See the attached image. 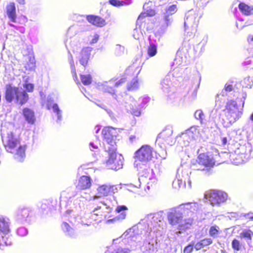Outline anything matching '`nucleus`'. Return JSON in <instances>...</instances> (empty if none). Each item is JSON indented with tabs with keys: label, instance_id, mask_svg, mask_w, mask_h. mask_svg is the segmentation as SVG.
<instances>
[{
	"label": "nucleus",
	"instance_id": "nucleus-61",
	"mask_svg": "<svg viewBox=\"0 0 253 253\" xmlns=\"http://www.w3.org/2000/svg\"><path fill=\"white\" fill-rule=\"evenodd\" d=\"M99 39V35L97 34H95L92 36H90L89 40L90 44L95 43L97 42Z\"/></svg>",
	"mask_w": 253,
	"mask_h": 253
},
{
	"label": "nucleus",
	"instance_id": "nucleus-23",
	"mask_svg": "<svg viewBox=\"0 0 253 253\" xmlns=\"http://www.w3.org/2000/svg\"><path fill=\"white\" fill-rule=\"evenodd\" d=\"M91 186V180L90 177L83 175L80 178L77 187L80 189L85 190L89 188Z\"/></svg>",
	"mask_w": 253,
	"mask_h": 253
},
{
	"label": "nucleus",
	"instance_id": "nucleus-6",
	"mask_svg": "<svg viewBox=\"0 0 253 253\" xmlns=\"http://www.w3.org/2000/svg\"><path fill=\"white\" fill-rule=\"evenodd\" d=\"M9 224L8 218L0 216V248L2 250L4 246H10L12 244L11 239L7 236L10 231Z\"/></svg>",
	"mask_w": 253,
	"mask_h": 253
},
{
	"label": "nucleus",
	"instance_id": "nucleus-17",
	"mask_svg": "<svg viewBox=\"0 0 253 253\" xmlns=\"http://www.w3.org/2000/svg\"><path fill=\"white\" fill-rule=\"evenodd\" d=\"M158 244L156 241L152 239L149 241H145L137 253H157Z\"/></svg>",
	"mask_w": 253,
	"mask_h": 253
},
{
	"label": "nucleus",
	"instance_id": "nucleus-57",
	"mask_svg": "<svg viewBox=\"0 0 253 253\" xmlns=\"http://www.w3.org/2000/svg\"><path fill=\"white\" fill-rule=\"evenodd\" d=\"M134 230L133 229L130 228L128 230H127L123 235L122 237L124 238H133V233Z\"/></svg>",
	"mask_w": 253,
	"mask_h": 253
},
{
	"label": "nucleus",
	"instance_id": "nucleus-26",
	"mask_svg": "<svg viewBox=\"0 0 253 253\" xmlns=\"http://www.w3.org/2000/svg\"><path fill=\"white\" fill-rule=\"evenodd\" d=\"M29 99L28 94L22 88H18L16 96V100L17 103L23 105L27 102Z\"/></svg>",
	"mask_w": 253,
	"mask_h": 253
},
{
	"label": "nucleus",
	"instance_id": "nucleus-12",
	"mask_svg": "<svg viewBox=\"0 0 253 253\" xmlns=\"http://www.w3.org/2000/svg\"><path fill=\"white\" fill-rule=\"evenodd\" d=\"M150 98L147 96H144L140 98L139 100L141 101V104L139 106H136V101L132 99L131 103H126L125 107L127 112L136 116H139L141 114L140 109L144 108L149 102Z\"/></svg>",
	"mask_w": 253,
	"mask_h": 253
},
{
	"label": "nucleus",
	"instance_id": "nucleus-21",
	"mask_svg": "<svg viewBox=\"0 0 253 253\" xmlns=\"http://www.w3.org/2000/svg\"><path fill=\"white\" fill-rule=\"evenodd\" d=\"M112 188H113V187L107 184H104L99 186L97 189L98 195L92 197L91 199L94 201L98 198L103 196H107L110 192Z\"/></svg>",
	"mask_w": 253,
	"mask_h": 253
},
{
	"label": "nucleus",
	"instance_id": "nucleus-35",
	"mask_svg": "<svg viewBox=\"0 0 253 253\" xmlns=\"http://www.w3.org/2000/svg\"><path fill=\"white\" fill-rule=\"evenodd\" d=\"M253 235L250 230H244L240 234L241 238L244 239L248 244L251 243Z\"/></svg>",
	"mask_w": 253,
	"mask_h": 253
},
{
	"label": "nucleus",
	"instance_id": "nucleus-29",
	"mask_svg": "<svg viewBox=\"0 0 253 253\" xmlns=\"http://www.w3.org/2000/svg\"><path fill=\"white\" fill-rule=\"evenodd\" d=\"M172 73L167 75L161 83V88L166 93L169 91L171 85V76H172Z\"/></svg>",
	"mask_w": 253,
	"mask_h": 253
},
{
	"label": "nucleus",
	"instance_id": "nucleus-32",
	"mask_svg": "<svg viewBox=\"0 0 253 253\" xmlns=\"http://www.w3.org/2000/svg\"><path fill=\"white\" fill-rule=\"evenodd\" d=\"M98 87L100 90L104 92H108L113 95V97L116 98V95L115 94V90L112 86L108 84V82H104L103 83H99Z\"/></svg>",
	"mask_w": 253,
	"mask_h": 253
},
{
	"label": "nucleus",
	"instance_id": "nucleus-13",
	"mask_svg": "<svg viewBox=\"0 0 253 253\" xmlns=\"http://www.w3.org/2000/svg\"><path fill=\"white\" fill-rule=\"evenodd\" d=\"M227 194L221 191L212 190L209 193V200L212 206H219L225 202Z\"/></svg>",
	"mask_w": 253,
	"mask_h": 253
},
{
	"label": "nucleus",
	"instance_id": "nucleus-36",
	"mask_svg": "<svg viewBox=\"0 0 253 253\" xmlns=\"http://www.w3.org/2000/svg\"><path fill=\"white\" fill-rule=\"evenodd\" d=\"M114 201V203L111 205L110 204V201L111 199L110 200H106V202H101L102 204L105 207L106 209V212L107 213H110L112 211L113 207L115 206V205L117 204V202L116 201L115 198L114 197H112V198Z\"/></svg>",
	"mask_w": 253,
	"mask_h": 253
},
{
	"label": "nucleus",
	"instance_id": "nucleus-8",
	"mask_svg": "<svg viewBox=\"0 0 253 253\" xmlns=\"http://www.w3.org/2000/svg\"><path fill=\"white\" fill-rule=\"evenodd\" d=\"M153 149L149 145H144L141 147L135 153V161L134 165L137 167L141 168L138 161L143 163H146L150 161L153 157Z\"/></svg>",
	"mask_w": 253,
	"mask_h": 253
},
{
	"label": "nucleus",
	"instance_id": "nucleus-15",
	"mask_svg": "<svg viewBox=\"0 0 253 253\" xmlns=\"http://www.w3.org/2000/svg\"><path fill=\"white\" fill-rule=\"evenodd\" d=\"M191 172L188 169H184L182 171L181 179L177 178L175 179L172 182L173 188L178 189L181 188L185 187L186 182H187L189 188L191 187V181L190 177V175L191 174Z\"/></svg>",
	"mask_w": 253,
	"mask_h": 253
},
{
	"label": "nucleus",
	"instance_id": "nucleus-48",
	"mask_svg": "<svg viewBox=\"0 0 253 253\" xmlns=\"http://www.w3.org/2000/svg\"><path fill=\"white\" fill-rule=\"evenodd\" d=\"M148 180L149 181L147 183V189L149 190L151 187H153L156 184L157 180L153 175L148 178Z\"/></svg>",
	"mask_w": 253,
	"mask_h": 253
},
{
	"label": "nucleus",
	"instance_id": "nucleus-54",
	"mask_svg": "<svg viewBox=\"0 0 253 253\" xmlns=\"http://www.w3.org/2000/svg\"><path fill=\"white\" fill-rule=\"evenodd\" d=\"M28 233V230L26 228L21 227L17 229V234L21 237L26 236Z\"/></svg>",
	"mask_w": 253,
	"mask_h": 253
},
{
	"label": "nucleus",
	"instance_id": "nucleus-27",
	"mask_svg": "<svg viewBox=\"0 0 253 253\" xmlns=\"http://www.w3.org/2000/svg\"><path fill=\"white\" fill-rule=\"evenodd\" d=\"M183 62L182 58L180 56H177L175 58L172 66L173 67V73H172V75L175 77H178L179 76L180 74H178L176 73L177 72H179L180 68L182 66Z\"/></svg>",
	"mask_w": 253,
	"mask_h": 253
},
{
	"label": "nucleus",
	"instance_id": "nucleus-38",
	"mask_svg": "<svg viewBox=\"0 0 253 253\" xmlns=\"http://www.w3.org/2000/svg\"><path fill=\"white\" fill-rule=\"evenodd\" d=\"M219 228L217 226L214 225L210 227L209 234L211 237L216 238L219 236Z\"/></svg>",
	"mask_w": 253,
	"mask_h": 253
},
{
	"label": "nucleus",
	"instance_id": "nucleus-52",
	"mask_svg": "<svg viewBox=\"0 0 253 253\" xmlns=\"http://www.w3.org/2000/svg\"><path fill=\"white\" fill-rule=\"evenodd\" d=\"M232 247L234 250L239 251L241 249V244L239 241L237 239H234L232 242Z\"/></svg>",
	"mask_w": 253,
	"mask_h": 253
},
{
	"label": "nucleus",
	"instance_id": "nucleus-64",
	"mask_svg": "<svg viewBox=\"0 0 253 253\" xmlns=\"http://www.w3.org/2000/svg\"><path fill=\"white\" fill-rule=\"evenodd\" d=\"M252 62V60H251V58L248 57L245 59L242 64L243 66H246L251 64Z\"/></svg>",
	"mask_w": 253,
	"mask_h": 253
},
{
	"label": "nucleus",
	"instance_id": "nucleus-9",
	"mask_svg": "<svg viewBox=\"0 0 253 253\" xmlns=\"http://www.w3.org/2000/svg\"><path fill=\"white\" fill-rule=\"evenodd\" d=\"M198 165L201 166L197 170L205 171V173L209 175L211 173V168L215 164V161L211 156L203 153L199 155L197 160Z\"/></svg>",
	"mask_w": 253,
	"mask_h": 253
},
{
	"label": "nucleus",
	"instance_id": "nucleus-39",
	"mask_svg": "<svg viewBox=\"0 0 253 253\" xmlns=\"http://www.w3.org/2000/svg\"><path fill=\"white\" fill-rule=\"evenodd\" d=\"M157 53V46L153 43H150L148 47L147 53L149 57L154 56Z\"/></svg>",
	"mask_w": 253,
	"mask_h": 253
},
{
	"label": "nucleus",
	"instance_id": "nucleus-44",
	"mask_svg": "<svg viewBox=\"0 0 253 253\" xmlns=\"http://www.w3.org/2000/svg\"><path fill=\"white\" fill-rule=\"evenodd\" d=\"M81 79L83 84L85 85H89L92 82V77L90 75H81Z\"/></svg>",
	"mask_w": 253,
	"mask_h": 253
},
{
	"label": "nucleus",
	"instance_id": "nucleus-59",
	"mask_svg": "<svg viewBox=\"0 0 253 253\" xmlns=\"http://www.w3.org/2000/svg\"><path fill=\"white\" fill-rule=\"evenodd\" d=\"M203 248L207 247L212 243V240L211 238H205L200 241Z\"/></svg>",
	"mask_w": 253,
	"mask_h": 253
},
{
	"label": "nucleus",
	"instance_id": "nucleus-14",
	"mask_svg": "<svg viewBox=\"0 0 253 253\" xmlns=\"http://www.w3.org/2000/svg\"><path fill=\"white\" fill-rule=\"evenodd\" d=\"M173 133L172 128L170 127H166L160 133L156 140V143L163 148V144L165 143L171 145L172 142L171 136Z\"/></svg>",
	"mask_w": 253,
	"mask_h": 253
},
{
	"label": "nucleus",
	"instance_id": "nucleus-2",
	"mask_svg": "<svg viewBox=\"0 0 253 253\" xmlns=\"http://www.w3.org/2000/svg\"><path fill=\"white\" fill-rule=\"evenodd\" d=\"M246 96V93H242L241 98L237 97L236 100L230 99L227 102L225 115L227 121L230 124L234 123L241 117Z\"/></svg>",
	"mask_w": 253,
	"mask_h": 253
},
{
	"label": "nucleus",
	"instance_id": "nucleus-63",
	"mask_svg": "<svg viewBox=\"0 0 253 253\" xmlns=\"http://www.w3.org/2000/svg\"><path fill=\"white\" fill-rule=\"evenodd\" d=\"M138 139L139 137L135 135H131L129 137V140L131 143L136 142Z\"/></svg>",
	"mask_w": 253,
	"mask_h": 253
},
{
	"label": "nucleus",
	"instance_id": "nucleus-33",
	"mask_svg": "<svg viewBox=\"0 0 253 253\" xmlns=\"http://www.w3.org/2000/svg\"><path fill=\"white\" fill-rule=\"evenodd\" d=\"M180 211L183 212L185 210H190L191 211H195L198 208V205L197 203H187L180 205L177 207Z\"/></svg>",
	"mask_w": 253,
	"mask_h": 253
},
{
	"label": "nucleus",
	"instance_id": "nucleus-4",
	"mask_svg": "<svg viewBox=\"0 0 253 253\" xmlns=\"http://www.w3.org/2000/svg\"><path fill=\"white\" fill-rule=\"evenodd\" d=\"M199 21L198 15L193 10L189 11L185 14L184 22L185 36L189 40L194 37Z\"/></svg>",
	"mask_w": 253,
	"mask_h": 253
},
{
	"label": "nucleus",
	"instance_id": "nucleus-18",
	"mask_svg": "<svg viewBox=\"0 0 253 253\" xmlns=\"http://www.w3.org/2000/svg\"><path fill=\"white\" fill-rule=\"evenodd\" d=\"M92 48L86 47L81 50L78 57L80 63L85 67L88 63V60L90 58Z\"/></svg>",
	"mask_w": 253,
	"mask_h": 253
},
{
	"label": "nucleus",
	"instance_id": "nucleus-28",
	"mask_svg": "<svg viewBox=\"0 0 253 253\" xmlns=\"http://www.w3.org/2000/svg\"><path fill=\"white\" fill-rule=\"evenodd\" d=\"M86 19L89 23L98 27H103L106 24L105 20L97 16L88 15Z\"/></svg>",
	"mask_w": 253,
	"mask_h": 253
},
{
	"label": "nucleus",
	"instance_id": "nucleus-40",
	"mask_svg": "<svg viewBox=\"0 0 253 253\" xmlns=\"http://www.w3.org/2000/svg\"><path fill=\"white\" fill-rule=\"evenodd\" d=\"M193 128L191 127L190 129L186 130V132L182 135V137L183 139H186L188 138V140H187V142L185 143V145H188L190 141L193 140L194 139V136L193 132L192 131V129Z\"/></svg>",
	"mask_w": 253,
	"mask_h": 253
},
{
	"label": "nucleus",
	"instance_id": "nucleus-5",
	"mask_svg": "<svg viewBox=\"0 0 253 253\" xmlns=\"http://www.w3.org/2000/svg\"><path fill=\"white\" fill-rule=\"evenodd\" d=\"M116 129L112 127H106L102 131L104 141V149L107 151L116 150Z\"/></svg>",
	"mask_w": 253,
	"mask_h": 253
},
{
	"label": "nucleus",
	"instance_id": "nucleus-41",
	"mask_svg": "<svg viewBox=\"0 0 253 253\" xmlns=\"http://www.w3.org/2000/svg\"><path fill=\"white\" fill-rule=\"evenodd\" d=\"M178 10V7L176 4H172L168 6L166 8V12L165 13L172 16Z\"/></svg>",
	"mask_w": 253,
	"mask_h": 253
},
{
	"label": "nucleus",
	"instance_id": "nucleus-1",
	"mask_svg": "<svg viewBox=\"0 0 253 253\" xmlns=\"http://www.w3.org/2000/svg\"><path fill=\"white\" fill-rule=\"evenodd\" d=\"M2 142L6 150L14 154V159L19 162H23L25 158V145H20L18 138L12 132L5 136L1 135Z\"/></svg>",
	"mask_w": 253,
	"mask_h": 253
},
{
	"label": "nucleus",
	"instance_id": "nucleus-46",
	"mask_svg": "<svg viewBox=\"0 0 253 253\" xmlns=\"http://www.w3.org/2000/svg\"><path fill=\"white\" fill-rule=\"evenodd\" d=\"M130 250L126 248L119 247L113 251L108 250L105 253H130Z\"/></svg>",
	"mask_w": 253,
	"mask_h": 253
},
{
	"label": "nucleus",
	"instance_id": "nucleus-37",
	"mask_svg": "<svg viewBox=\"0 0 253 253\" xmlns=\"http://www.w3.org/2000/svg\"><path fill=\"white\" fill-rule=\"evenodd\" d=\"M62 228L69 236L72 237L75 235L74 230L67 222H64L62 223Z\"/></svg>",
	"mask_w": 253,
	"mask_h": 253
},
{
	"label": "nucleus",
	"instance_id": "nucleus-62",
	"mask_svg": "<svg viewBox=\"0 0 253 253\" xmlns=\"http://www.w3.org/2000/svg\"><path fill=\"white\" fill-rule=\"evenodd\" d=\"M141 35L139 32V30L137 29H135L133 32V37L136 40H138L140 38Z\"/></svg>",
	"mask_w": 253,
	"mask_h": 253
},
{
	"label": "nucleus",
	"instance_id": "nucleus-3",
	"mask_svg": "<svg viewBox=\"0 0 253 253\" xmlns=\"http://www.w3.org/2000/svg\"><path fill=\"white\" fill-rule=\"evenodd\" d=\"M167 216L169 223L172 226H177L180 230L188 228L192 222L191 219H183V212L177 207L170 209Z\"/></svg>",
	"mask_w": 253,
	"mask_h": 253
},
{
	"label": "nucleus",
	"instance_id": "nucleus-50",
	"mask_svg": "<svg viewBox=\"0 0 253 253\" xmlns=\"http://www.w3.org/2000/svg\"><path fill=\"white\" fill-rule=\"evenodd\" d=\"M110 3L115 6H123L126 4H128L126 1L120 0H109Z\"/></svg>",
	"mask_w": 253,
	"mask_h": 253
},
{
	"label": "nucleus",
	"instance_id": "nucleus-31",
	"mask_svg": "<svg viewBox=\"0 0 253 253\" xmlns=\"http://www.w3.org/2000/svg\"><path fill=\"white\" fill-rule=\"evenodd\" d=\"M240 11L245 15L249 16L253 14V7L245 3L240 2L238 5Z\"/></svg>",
	"mask_w": 253,
	"mask_h": 253
},
{
	"label": "nucleus",
	"instance_id": "nucleus-20",
	"mask_svg": "<svg viewBox=\"0 0 253 253\" xmlns=\"http://www.w3.org/2000/svg\"><path fill=\"white\" fill-rule=\"evenodd\" d=\"M47 108L48 110L52 108L53 112L57 116L56 122L60 123L62 120V111L60 109L57 103H52L50 98H48Z\"/></svg>",
	"mask_w": 253,
	"mask_h": 253
},
{
	"label": "nucleus",
	"instance_id": "nucleus-53",
	"mask_svg": "<svg viewBox=\"0 0 253 253\" xmlns=\"http://www.w3.org/2000/svg\"><path fill=\"white\" fill-rule=\"evenodd\" d=\"M233 90L232 85L226 84L224 88L221 91V94L222 96L228 95V93H230Z\"/></svg>",
	"mask_w": 253,
	"mask_h": 253
},
{
	"label": "nucleus",
	"instance_id": "nucleus-58",
	"mask_svg": "<svg viewBox=\"0 0 253 253\" xmlns=\"http://www.w3.org/2000/svg\"><path fill=\"white\" fill-rule=\"evenodd\" d=\"M219 114L218 113L217 108L213 109L210 114V119L213 121H215V119H216L217 117L218 116Z\"/></svg>",
	"mask_w": 253,
	"mask_h": 253
},
{
	"label": "nucleus",
	"instance_id": "nucleus-22",
	"mask_svg": "<svg viewBox=\"0 0 253 253\" xmlns=\"http://www.w3.org/2000/svg\"><path fill=\"white\" fill-rule=\"evenodd\" d=\"M143 10L144 12L140 14L138 19H142L146 16H152L155 14V11L153 8V3L151 1L144 4Z\"/></svg>",
	"mask_w": 253,
	"mask_h": 253
},
{
	"label": "nucleus",
	"instance_id": "nucleus-24",
	"mask_svg": "<svg viewBox=\"0 0 253 253\" xmlns=\"http://www.w3.org/2000/svg\"><path fill=\"white\" fill-rule=\"evenodd\" d=\"M6 13L7 17L12 22H16V7L14 2H10L6 6Z\"/></svg>",
	"mask_w": 253,
	"mask_h": 253
},
{
	"label": "nucleus",
	"instance_id": "nucleus-42",
	"mask_svg": "<svg viewBox=\"0 0 253 253\" xmlns=\"http://www.w3.org/2000/svg\"><path fill=\"white\" fill-rule=\"evenodd\" d=\"M138 80L134 78L128 84L127 89L128 91H134L138 89Z\"/></svg>",
	"mask_w": 253,
	"mask_h": 253
},
{
	"label": "nucleus",
	"instance_id": "nucleus-45",
	"mask_svg": "<svg viewBox=\"0 0 253 253\" xmlns=\"http://www.w3.org/2000/svg\"><path fill=\"white\" fill-rule=\"evenodd\" d=\"M29 78L27 77H24L23 80L25 82L23 84V87L26 89L28 92H32L34 89V84H32L28 83Z\"/></svg>",
	"mask_w": 253,
	"mask_h": 253
},
{
	"label": "nucleus",
	"instance_id": "nucleus-55",
	"mask_svg": "<svg viewBox=\"0 0 253 253\" xmlns=\"http://www.w3.org/2000/svg\"><path fill=\"white\" fill-rule=\"evenodd\" d=\"M176 0H154V3L156 6H160L165 4L167 2L170 3L173 1L177 3Z\"/></svg>",
	"mask_w": 253,
	"mask_h": 253
},
{
	"label": "nucleus",
	"instance_id": "nucleus-49",
	"mask_svg": "<svg viewBox=\"0 0 253 253\" xmlns=\"http://www.w3.org/2000/svg\"><path fill=\"white\" fill-rule=\"evenodd\" d=\"M163 19L167 27L170 26L173 22V18L172 16L165 13L164 14Z\"/></svg>",
	"mask_w": 253,
	"mask_h": 253
},
{
	"label": "nucleus",
	"instance_id": "nucleus-34",
	"mask_svg": "<svg viewBox=\"0 0 253 253\" xmlns=\"http://www.w3.org/2000/svg\"><path fill=\"white\" fill-rule=\"evenodd\" d=\"M139 174L140 175V177L139 178V183H140V181L141 180L143 181H144L145 180L153 175L152 170L150 169L146 168H144L141 171L139 170Z\"/></svg>",
	"mask_w": 253,
	"mask_h": 253
},
{
	"label": "nucleus",
	"instance_id": "nucleus-11",
	"mask_svg": "<svg viewBox=\"0 0 253 253\" xmlns=\"http://www.w3.org/2000/svg\"><path fill=\"white\" fill-rule=\"evenodd\" d=\"M116 150L107 151L108 153L109 158L106 161V166L108 169L117 170L123 168V158L121 155L116 153Z\"/></svg>",
	"mask_w": 253,
	"mask_h": 253
},
{
	"label": "nucleus",
	"instance_id": "nucleus-16",
	"mask_svg": "<svg viewBox=\"0 0 253 253\" xmlns=\"http://www.w3.org/2000/svg\"><path fill=\"white\" fill-rule=\"evenodd\" d=\"M31 211L28 208H19L16 213V221L21 224L29 223L31 221Z\"/></svg>",
	"mask_w": 253,
	"mask_h": 253
},
{
	"label": "nucleus",
	"instance_id": "nucleus-43",
	"mask_svg": "<svg viewBox=\"0 0 253 253\" xmlns=\"http://www.w3.org/2000/svg\"><path fill=\"white\" fill-rule=\"evenodd\" d=\"M69 56H68V61L70 64L71 68V73L74 78H77V74L76 72V69L74 64V62L73 60V58L71 54L69 51Z\"/></svg>",
	"mask_w": 253,
	"mask_h": 253
},
{
	"label": "nucleus",
	"instance_id": "nucleus-56",
	"mask_svg": "<svg viewBox=\"0 0 253 253\" xmlns=\"http://www.w3.org/2000/svg\"><path fill=\"white\" fill-rule=\"evenodd\" d=\"M195 117L196 119L199 120L202 122V121L204 119V114L201 110H198L195 112L194 114Z\"/></svg>",
	"mask_w": 253,
	"mask_h": 253
},
{
	"label": "nucleus",
	"instance_id": "nucleus-51",
	"mask_svg": "<svg viewBox=\"0 0 253 253\" xmlns=\"http://www.w3.org/2000/svg\"><path fill=\"white\" fill-rule=\"evenodd\" d=\"M238 219L243 220V219H249L251 220H253V212H249L247 213H241L239 215Z\"/></svg>",
	"mask_w": 253,
	"mask_h": 253
},
{
	"label": "nucleus",
	"instance_id": "nucleus-25",
	"mask_svg": "<svg viewBox=\"0 0 253 253\" xmlns=\"http://www.w3.org/2000/svg\"><path fill=\"white\" fill-rule=\"evenodd\" d=\"M18 87H13L10 85L6 86L5 99L11 102L14 98H16Z\"/></svg>",
	"mask_w": 253,
	"mask_h": 253
},
{
	"label": "nucleus",
	"instance_id": "nucleus-19",
	"mask_svg": "<svg viewBox=\"0 0 253 253\" xmlns=\"http://www.w3.org/2000/svg\"><path fill=\"white\" fill-rule=\"evenodd\" d=\"M126 210H127V208L126 206H118L116 209V211L120 214L113 219L107 220L106 222L110 223L115 221H121L125 219L126 215L125 211Z\"/></svg>",
	"mask_w": 253,
	"mask_h": 253
},
{
	"label": "nucleus",
	"instance_id": "nucleus-30",
	"mask_svg": "<svg viewBox=\"0 0 253 253\" xmlns=\"http://www.w3.org/2000/svg\"><path fill=\"white\" fill-rule=\"evenodd\" d=\"M23 114L25 120L30 124H34L36 119L34 112L29 108H24L23 110Z\"/></svg>",
	"mask_w": 253,
	"mask_h": 253
},
{
	"label": "nucleus",
	"instance_id": "nucleus-7",
	"mask_svg": "<svg viewBox=\"0 0 253 253\" xmlns=\"http://www.w3.org/2000/svg\"><path fill=\"white\" fill-rule=\"evenodd\" d=\"M253 151V140L248 142L245 145L241 146L235 152L237 156L234 158L233 155L232 159L237 160L234 163L238 165L242 162H246L251 157V153Z\"/></svg>",
	"mask_w": 253,
	"mask_h": 253
},
{
	"label": "nucleus",
	"instance_id": "nucleus-10",
	"mask_svg": "<svg viewBox=\"0 0 253 253\" xmlns=\"http://www.w3.org/2000/svg\"><path fill=\"white\" fill-rule=\"evenodd\" d=\"M163 217L159 213H151L148 214L144 219V220L147 222L148 228L151 232H157L160 231L159 228L164 224L162 221Z\"/></svg>",
	"mask_w": 253,
	"mask_h": 253
},
{
	"label": "nucleus",
	"instance_id": "nucleus-47",
	"mask_svg": "<svg viewBox=\"0 0 253 253\" xmlns=\"http://www.w3.org/2000/svg\"><path fill=\"white\" fill-rule=\"evenodd\" d=\"M126 52V50L124 46L120 44H117L115 48V53L117 56H121Z\"/></svg>",
	"mask_w": 253,
	"mask_h": 253
},
{
	"label": "nucleus",
	"instance_id": "nucleus-60",
	"mask_svg": "<svg viewBox=\"0 0 253 253\" xmlns=\"http://www.w3.org/2000/svg\"><path fill=\"white\" fill-rule=\"evenodd\" d=\"M194 245V243L192 242L191 244H189L187 246H186L184 250V253H191L193 250V246Z\"/></svg>",
	"mask_w": 253,
	"mask_h": 253
}]
</instances>
